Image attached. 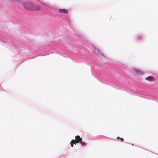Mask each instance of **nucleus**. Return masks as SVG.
Returning a JSON list of instances; mask_svg holds the SVG:
<instances>
[{
    "mask_svg": "<svg viewBox=\"0 0 158 158\" xmlns=\"http://www.w3.org/2000/svg\"><path fill=\"white\" fill-rule=\"evenodd\" d=\"M75 139H72L70 143L71 146L72 147H73V144H75L76 143H79L80 142V143L82 146H85V143L84 142H82V139L81 138L79 135H77L75 137Z\"/></svg>",
    "mask_w": 158,
    "mask_h": 158,
    "instance_id": "nucleus-1",
    "label": "nucleus"
},
{
    "mask_svg": "<svg viewBox=\"0 0 158 158\" xmlns=\"http://www.w3.org/2000/svg\"><path fill=\"white\" fill-rule=\"evenodd\" d=\"M26 7L27 9L28 10H39L41 9L40 7L35 5H32V6L29 7L26 5Z\"/></svg>",
    "mask_w": 158,
    "mask_h": 158,
    "instance_id": "nucleus-2",
    "label": "nucleus"
},
{
    "mask_svg": "<svg viewBox=\"0 0 158 158\" xmlns=\"http://www.w3.org/2000/svg\"><path fill=\"white\" fill-rule=\"evenodd\" d=\"M134 72L137 74H143L144 73L143 71L137 69H134Z\"/></svg>",
    "mask_w": 158,
    "mask_h": 158,
    "instance_id": "nucleus-3",
    "label": "nucleus"
},
{
    "mask_svg": "<svg viewBox=\"0 0 158 158\" xmlns=\"http://www.w3.org/2000/svg\"><path fill=\"white\" fill-rule=\"evenodd\" d=\"M43 7L44 10H49L52 8V7L51 6L46 5H43Z\"/></svg>",
    "mask_w": 158,
    "mask_h": 158,
    "instance_id": "nucleus-4",
    "label": "nucleus"
},
{
    "mask_svg": "<svg viewBox=\"0 0 158 158\" xmlns=\"http://www.w3.org/2000/svg\"><path fill=\"white\" fill-rule=\"evenodd\" d=\"M32 5L33 4L31 3H30V2H26V3H25L24 4V7L26 9H27L26 7V6L27 5V6H28L29 7H32Z\"/></svg>",
    "mask_w": 158,
    "mask_h": 158,
    "instance_id": "nucleus-5",
    "label": "nucleus"
},
{
    "mask_svg": "<svg viewBox=\"0 0 158 158\" xmlns=\"http://www.w3.org/2000/svg\"><path fill=\"white\" fill-rule=\"evenodd\" d=\"M146 80L149 81H155V78L153 77L150 76L146 77Z\"/></svg>",
    "mask_w": 158,
    "mask_h": 158,
    "instance_id": "nucleus-6",
    "label": "nucleus"
},
{
    "mask_svg": "<svg viewBox=\"0 0 158 158\" xmlns=\"http://www.w3.org/2000/svg\"><path fill=\"white\" fill-rule=\"evenodd\" d=\"M59 12L60 13H68V11L65 9H60L59 10Z\"/></svg>",
    "mask_w": 158,
    "mask_h": 158,
    "instance_id": "nucleus-7",
    "label": "nucleus"
},
{
    "mask_svg": "<svg viewBox=\"0 0 158 158\" xmlns=\"http://www.w3.org/2000/svg\"><path fill=\"white\" fill-rule=\"evenodd\" d=\"M117 138V139H120L122 141H123L124 140V139L123 138H120L119 137H118Z\"/></svg>",
    "mask_w": 158,
    "mask_h": 158,
    "instance_id": "nucleus-8",
    "label": "nucleus"
},
{
    "mask_svg": "<svg viewBox=\"0 0 158 158\" xmlns=\"http://www.w3.org/2000/svg\"><path fill=\"white\" fill-rule=\"evenodd\" d=\"M138 38L139 39H140L142 38V37L141 36H138Z\"/></svg>",
    "mask_w": 158,
    "mask_h": 158,
    "instance_id": "nucleus-9",
    "label": "nucleus"
},
{
    "mask_svg": "<svg viewBox=\"0 0 158 158\" xmlns=\"http://www.w3.org/2000/svg\"><path fill=\"white\" fill-rule=\"evenodd\" d=\"M99 55L100 56H102V55L101 53L100 52L99 53H98Z\"/></svg>",
    "mask_w": 158,
    "mask_h": 158,
    "instance_id": "nucleus-10",
    "label": "nucleus"
}]
</instances>
